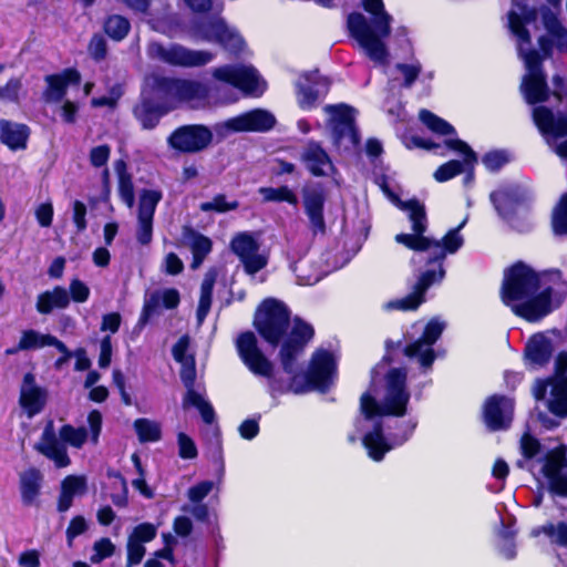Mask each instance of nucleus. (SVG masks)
I'll return each instance as SVG.
<instances>
[{
    "instance_id": "1",
    "label": "nucleus",
    "mask_w": 567,
    "mask_h": 567,
    "mask_svg": "<svg viewBox=\"0 0 567 567\" xmlns=\"http://www.w3.org/2000/svg\"><path fill=\"white\" fill-rule=\"evenodd\" d=\"M401 208L409 214L412 223V234H398L395 241L414 250L416 254L412 257V264L425 261L429 266L417 279L412 293L409 296L391 300L383 305L385 310H415L424 300L425 291L436 282L442 281L445 276L442 261L447 255L455 254L463 245L464 238L461 229L466 223L464 219L457 227L450 229L441 240H435L424 236L426 230L425 209L416 200H409L401 205Z\"/></svg>"
},
{
    "instance_id": "2",
    "label": "nucleus",
    "mask_w": 567,
    "mask_h": 567,
    "mask_svg": "<svg viewBox=\"0 0 567 567\" xmlns=\"http://www.w3.org/2000/svg\"><path fill=\"white\" fill-rule=\"evenodd\" d=\"M520 10L518 13L513 9L508 13V24L512 33L516 38L518 54L525 63L526 75L522 82V92L527 103L534 104L544 102L548 97L545 75L540 69L542 61L551 54L555 49L558 52H567V29L560 23L556 14L550 10L543 11V27L545 33L539 34L538 45L542 53L533 48L527 24L535 22L537 12L535 10L526 11L518 3L515 4Z\"/></svg>"
},
{
    "instance_id": "3",
    "label": "nucleus",
    "mask_w": 567,
    "mask_h": 567,
    "mask_svg": "<svg viewBox=\"0 0 567 567\" xmlns=\"http://www.w3.org/2000/svg\"><path fill=\"white\" fill-rule=\"evenodd\" d=\"M409 401L406 372L396 368L385 371L383 362L377 364L372 370L371 386L361 395L362 417L357 421L359 431H364L370 425L373 426V430L362 437L363 445L372 460L381 461L384 454L393 447L385 441L381 425L373 419L384 415L403 416Z\"/></svg>"
},
{
    "instance_id": "4",
    "label": "nucleus",
    "mask_w": 567,
    "mask_h": 567,
    "mask_svg": "<svg viewBox=\"0 0 567 567\" xmlns=\"http://www.w3.org/2000/svg\"><path fill=\"white\" fill-rule=\"evenodd\" d=\"M254 324L265 341L272 346L280 344L278 358L282 370L290 378L292 391L296 393L306 391V388L298 382L299 359L305 346L313 337L312 327L299 318H296L290 326L287 307L276 299L265 300L260 305Z\"/></svg>"
},
{
    "instance_id": "5",
    "label": "nucleus",
    "mask_w": 567,
    "mask_h": 567,
    "mask_svg": "<svg viewBox=\"0 0 567 567\" xmlns=\"http://www.w3.org/2000/svg\"><path fill=\"white\" fill-rule=\"evenodd\" d=\"M501 295L503 302L527 321L542 319L565 299L561 292L542 288L539 276L524 264H516L505 271Z\"/></svg>"
},
{
    "instance_id": "6",
    "label": "nucleus",
    "mask_w": 567,
    "mask_h": 567,
    "mask_svg": "<svg viewBox=\"0 0 567 567\" xmlns=\"http://www.w3.org/2000/svg\"><path fill=\"white\" fill-rule=\"evenodd\" d=\"M363 8L373 17L371 22L361 13H351L348 18V29L372 61L385 64L388 50L384 39L391 33L392 18L384 11L382 0H363Z\"/></svg>"
},
{
    "instance_id": "7",
    "label": "nucleus",
    "mask_w": 567,
    "mask_h": 567,
    "mask_svg": "<svg viewBox=\"0 0 567 567\" xmlns=\"http://www.w3.org/2000/svg\"><path fill=\"white\" fill-rule=\"evenodd\" d=\"M144 94H154L157 99L185 102L192 107L208 103V87L200 82L150 75L145 80Z\"/></svg>"
},
{
    "instance_id": "8",
    "label": "nucleus",
    "mask_w": 567,
    "mask_h": 567,
    "mask_svg": "<svg viewBox=\"0 0 567 567\" xmlns=\"http://www.w3.org/2000/svg\"><path fill=\"white\" fill-rule=\"evenodd\" d=\"M87 431L84 427L63 425L59 431V437L54 431L53 422H49L34 449L51 460L59 468L66 467L71 461L64 443L80 449L86 442Z\"/></svg>"
},
{
    "instance_id": "9",
    "label": "nucleus",
    "mask_w": 567,
    "mask_h": 567,
    "mask_svg": "<svg viewBox=\"0 0 567 567\" xmlns=\"http://www.w3.org/2000/svg\"><path fill=\"white\" fill-rule=\"evenodd\" d=\"M556 377L548 382L537 381L533 389L536 400L545 399L547 388L549 386V395L546 399L548 410L559 416H567V353H560L555 362Z\"/></svg>"
},
{
    "instance_id": "10",
    "label": "nucleus",
    "mask_w": 567,
    "mask_h": 567,
    "mask_svg": "<svg viewBox=\"0 0 567 567\" xmlns=\"http://www.w3.org/2000/svg\"><path fill=\"white\" fill-rule=\"evenodd\" d=\"M213 78L251 96L261 95L267 87L266 82L251 65H223L213 70Z\"/></svg>"
},
{
    "instance_id": "11",
    "label": "nucleus",
    "mask_w": 567,
    "mask_h": 567,
    "mask_svg": "<svg viewBox=\"0 0 567 567\" xmlns=\"http://www.w3.org/2000/svg\"><path fill=\"white\" fill-rule=\"evenodd\" d=\"M196 39L219 43L230 52H239L244 48L243 38L229 28L221 18L202 19L193 29Z\"/></svg>"
},
{
    "instance_id": "12",
    "label": "nucleus",
    "mask_w": 567,
    "mask_h": 567,
    "mask_svg": "<svg viewBox=\"0 0 567 567\" xmlns=\"http://www.w3.org/2000/svg\"><path fill=\"white\" fill-rule=\"evenodd\" d=\"M445 145L458 153L463 159L461 161H449L447 163L441 165L434 173V178L440 182H446L456 175L465 172V183H471L473 181V169L477 164V155L476 153L462 140L458 138H449L445 141Z\"/></svg>"
},
{
    "instance_id": "13",
    "label": "nucleus",
    "mask_w": 567,
    "mask_h": 567,
    "mask_svg": "<svg viewBox=\"0 0 567 567\" xmlns=\"http://www.w3.org/2000/svg\"><path fill=\"white\" fill-rule=\"evenodd\" d=\"M324 112L329 115V126L332 131L333 143L346 150L359 142L353 126L354 111L344 104L327 105Z\"/></svg>"
},
{
    "instance_id": "14",
    "label": "nucleus",
    "mask_w": 567,
    "mask_h": 567,
    "mask_svg": "<svg viewBox=\"0 0 567 567\" xmlns=\"http://www.w3.org/2000/svg\"><path fill=\"white\" fill-rule=\"evenodd\" d=\"M148 54L152 58L178 66H202L214 59V54L208 51L189 50L177 44L164 47L156 42L148 45Z\"/></svg>"
},
{
    "instance_id": "15",
    "label": "nucleus",
    "mask_w": 567,
    "mask_h": 567,
    "mask_svg": "<svg viewBox=\"0 0 567 567\" xmlns=\"http://www.w3.org/2000/svg\"><path fill=\"white\" fill-rule=\"evenodd\" d=\"M236 348L241 361L251 373L268 379L272 377L274 364L259 349L257 338L251 331L238 336Z\"/></svg>"
},
{
    "instance_id": "16",
    "label": "nucleus",
    "mask_w": 567,
    "mask_h": 567,
    "mask_svg": "<svg viewBox=\"0 0 567 567\" xmlns=\"http://www.w3.org/2000/svg\"><path fill=\"white\" fill-rule=\"evenodd\" d=\"M162 197V192L157 189H143L140 192L136 210V239L142 245H147L152 241L153 218L156 206Z\"/></svg>"
},
{
    "instance_id": "17",
    "label": "nucleus",
    "mask_w": 567,
    "mask_h": 567,
    "mask_svg": "<svg viewBox=\"0 0 567 567\" xmlns=\"http://www.w3.org/2000/svg\"><path fill=\"white\" fill-rule=\"evenodd\" d=\"M230 247L249 275L257 274L268 264V256L260 251L259 244L248 233L236 235L230 243Z\"/></svg>"
},
{
    "instance_id": "18",
    "label": "nucleus",
    "mask_w": 567,
    "mask_h": 567,
    "mask_svg": "<svg viewBox=\"0 0 567 567\" xmlns=\"http://www.w3.org/2000/svg\"><path fill=\"white\" fill-rule=\"evenodd\" d=\"M276 124V117L267 110H252L238 116L226 120L218 124L224 132H265L271 130Z\"/></svg>"
},
{
    "instance_id": "19",
    "label": "nucleus",
    "mask_w": 567,
    "mask_h": 567,
    "mask_svg": "<svg viewBox=\"0 0 567 567\" xmlns=\"http://www.w3.org/2000/svg\"><path fill=\"white\" fill-rule=\"evenodd\" d=\"M444 327L445 324L437 319L429 321L422 337L405 348V355L416 359L421 367L430 368L435 359L432 346L442 334Z\"/></svg>"
},
{
    "instance_id": "20",
    "label": "nucleus",
    "mask_w": 567,
    "mask_h": 567,
    "mask_svg": "<svg viewBox=\"0 0 567 567\" xmlns=\"http://www.w3.org/2000/svg\"><path fill=\"white\" fill-rule=\"evenodd\" d=\"M171 146L182 152H198L212 142V133L202 125H188L176 130L168 138Z\"/></svg>"
},
{
    "instance_id": "21",
    "label": "nucleus",
    "mask_w": 567,
    "mask_h": 567,
    "mask_svg": "<svg viewBox=\"0 0 567 567\" xmlns=\"http://www.w3.org/2000/svg\"><path fill=\"white\" fill-rule=\"evenodd\" d=\"M514 404L509 398L493 395L484 404V421L493 430L508 427L513 419Z\"/></svg>"
},
{
    "instance_id": "22",
    "label": "nucleus",
    "mask_w": 567,
    "mask_h": 567,
    "mask_svg": "<svg viewBox=\"0 0 567 567\" xmlns=\"http://www.w3.org/2000/svg\"><path fill=\"white\" fill-rule=\"evenodd\" d=\"M329 82L318 72L307 73L297 81V100L302 110H311L320 96L327 93Z\"/></svg>"
},
{
    "instance_id": "23",
    "label": "nucleus",
    "mask_w": 567,
    "mask_h": 567,
    "mask_svg": "<svg viewBox=\"0 0 567 567\" xmlns=\"http://www.w3.org/2000/svg\"><path fill=\"white\" fill-rule=\"evenodd\" d=\"M533 118L550 145H555L559 137L567 135V114L555 117L550 110L538 106L533 111Z\"/></svg>"
},
{
    "instance_id": "24",
    "label": "nucleus",
    "mask_w": 567,
    "mask_h": 567,
    "mask_svg": "<svg viewBox=\"0 0 567 567\" xmlns=\"http://www.w3.org/2000/svg\"><path fill=\"white\" fill-rule=\"evenodd\" d=\"M334 372L336 361L333 355L327 351H317L308 370V383L316 389L324 390L332 380Z\"/></svg>"
},
{
    "instance_id": "25",
    "label": "nucleus",
    "mask_w": 567,
    "mask_h": 567,
    "mask_svg": "<svg viewBox=\"0 0 567 567\" xmlns=\"http://www.w3.org/2000/svg\"><path fill=\"white\" fill-rule=\"evenodd\" d=\"M300 159L315 176H330L334 173L330 156L317 142L311 141L303 147Z\"/></svg>"
},
{
    "instance_id": "26",
    "label": "nucleus",
    "mask_w": 567,
    "mask_h": 567,
    "mask_svg": "<svg viewBox=\"0 0 567 567\" xmlns=\"http://www.w3.org/2000/svg\"><path fill=\"white\" fill-rule=\"evenodd\" d=\"M45 402L47 392L35 384L34 377L32 374H25L19 399V403L23 412L31 419L43 410Z\"/></svg>"
},
{
    "instance_id": "27",
    "label": "nucleus",
    "mask_w": 567,
    "mask_h": 567,
    "mask_svg": "<svg viewBox=\"0 0 567 567\" xmlns=\"http://www.w3.org/2000/svg\"><path fill=\"white\" fill-rule=\"evenodd\" d=\"M47 89L43 92V99L48 103L60 102L66 93L69 84H79L81 80L80 73L74 69H66L59 74L45 76Z\"/></svg>"
},
{
    "instance_id": "28",
    "label": "nucleus",
    "mask_w": 567,
    "mask_h": 567,
    "mask_svg": "<svg viewBox=\"0 0 567 567\" xmlns=\"http://www.w3.org/2000/svg\"><path fill=\"white\" fill-rule=\"evenodd\" d=\"M179 303V292L174 288L158 290L151 293L144 302L140 317V323L145 324L151 317L158 313L159 309H173Z\"/></svg>"
},
{
    "instance_id": "29",
    "label": "nucleus",
    "mask_w": 567,
    "mask_h": 567,
    "mask_svg": "<svg viewBox=\"0 0 567 567\" xmlns=\"http://www.w3.org/2000/svg\"><path fill=\"white\" fill-rule=\"evenodd\" d=\"M189 338L183 336L173 347V357L181 363V378L186 388H189L196 379L195 359L194 355L188 353Z\"/></svg>"
},
{
    "instance_id": "30",
    "label": "nucleus",
    "mask_w": 567,
    "mask_h": 567,
    "mask_svg": "<svg viewBox=\"0 0 567 567\" xmlns=\"http://www.w3.org/2000/svg\"><path fill=\"white\" fill-rule=\"evenodd\" d=\"M303 204L312 233H324L326 224L322 213L324 204L323 194L319 190L305 192Z\"/></svg>"
},
{
    "instance_id": "31",
    "label": "nucleus",
    "mask_w": 567,
    "mask_h": 567,
    "mask_svg": "<svg viewBox=\"0 0 567 567\" xmlns=\"http://www.w3.org/2000/svg\"><path fill=\"white\" fill-rule=\"evenodd\" d=\"M29 137V128L21 123L0 120V141L12 151L24 150Z\"/></svg>"
},
{
    "instance_id": "32",
    "label": "nucleus",
    "mask_w": 567,
    "mask_h": 567,
    "mask_svg": "<svg viewBox=\"0 0 567 567\" xmlns=\"http://www.w3.org/2000/svg\"><path fill=\"white\" fill-rule=\"evenodd\" d=\"M183 245L189 247L193 252L190 267L197 269L203 264L206 256L212 251V240L189 228L183 230Z\"/></svg>"
},
{
    "instance_id": "33",
    "label": "nucleus",
    "mask_w": 567,
    "mask_h": 567,
    "mask_svg": "<svg viewBox=\"0 0 567 567\" xmlns=\"http://www.w3.org/2000/svg\"><path fill=\"white\" fill-rule=\"evenodd\" d=\"M553 352L550 340L544 334L533 336L525 349V357L529 365L533 368L542 367L548 362Z\"/></svg>"
},
{
    "instance_id": "34",
    "label": "nucleus",
    "mask_w": 567,
    "mask_h": 567,
    "mask_svg": "<svg viewBox=\"0 0 567 567\" xmlns=\"http://www.w3.org/2000/svg\"><path fill=\"white\" fill-rule=\"evenodd\" d=\"M86 492V478L84 476L69 475L61 483V493L58 503L60 512L68 511L75 496H81Z\"/></svg>"
},
{
    "instance_id": "35",
    "label": "nucleus",
    "mask_w": 567,
    "mask_h": 567,
    "mask_svg": "<svg viewBox=\"0 0 567 567\" xmlns=\"http://www.w3.org/2000/svg\"><path fill=\"white\" fill-rule=\"evenodd\" d=\"M45 346L55 347L60 352L68 353V349L60 340L50 334H42L35 330H24L19 340V349L34 350Z\"/></svg>"
},
{
    "instance_id": "36",
    "label": "nucleus",
    "mask_w": 567,
    "mask_h": 567,
    "mask_svg": "<svg viewBox=\"0 0 567 567\" xmlns=\"http://www.w3.org/2000/svg\"><path fill=\"white\" fill-rule=\"evenodd\" d=\"M70 305V296L63 287H54L38 296L37 310L40 313H50L53 309H64Z\"/></svg>"
},
{
    "instance_id": "37",
    "label": "nucleus",
    "mask_w": 567,
    "mask_h": 567,
    "mask_svg": "<svg viewBox=\"0 0 567 567\" xmlns=\"http://www.w3.org/2000/svg\"><path fill=\"white\" fill-rule=\"evenodd\" d=\"M42 474L37 468H29L20 475V489L25 504H32L39 495Z\"/></svg>"
},
{
    "instance_id": "38",
    "label": "nucleus",
    "mask_w": 567,
    "mask_h": 567,
    "mask_svg": "<svg viewBox=\"0 0 567 567\" xmlns=\"http://www.w3.org/2000/svg\"><path fill=\"white\" fill-rule=\"evenodd\" d=\"M133 427L141 443L157 442L162 437V425L155 420L146 417L136 419Z\"/></svg>"
},
{
    "instance_id": "39",
    "label": "nucleus",
    "mask_w": 567,
    "mask_h": 567,
    "mask_svg": "<svg viewBox=\"0 0 567 567\" xmlns=\"http://www.w3.org/2000/svg\"><path fill=\"white\" fill-rule=\"evenodd\" d=\"M115 169L118 175L120 196L127 207L132 208L134 205V187L132 177L126 173L125 163L123 161L116 162Z\"/></svg>"
},
{
    "instance_id": "40",
    "label": "nucleus",
    "mask_w": 567,
    "mask_h": 567,
    "mask_svg": "<svg viewBox=\"0 0 567 567\" xmlns=\"http://www.w3.org/2000/svg\"><path fill=\"white\" fill-rule=\"evenodd\" d=\"M130 29V21L120 14L109 16L104 21V31L114 41L123 40L128 34Z\"/></svg>"
},
{
    "instance_id": "41",
    "label": "nucleus",
    "mask_w": 567,
    "mask_h": 567,
    "mask_svg": "<svg viewBox=\"0 0 567 567\" xmlns=\"http://www.w3.org/2000/svg\"><path fill=\"white\" fill-rule=\"evenodd\" d=\"M564 465L565 455L561 451L555 450L546 455L542 472L548 480L549 485H551L553 481L558 480V477L561 475V468Z\"/></svg>"
},
{
    "instance_id": "42",
    "label": "nucleus",
    "mask_w": 567,
    "mask_h": 567,
    "mask_svg": "<svg viewBox=\"0 0 567 567\" xmlns=\"http://www.w3.org/2000/svg\"><path fill=\"white\" fill-rule=\"evenodd\" d=\"M419 116L429 130L439 135H452L455 133L451 124L427 110H422Z\"/></svg>"
},
{
    "instance_id": "43",
    "label": "nucleus",
    "mask_w": 567,
    "mask_h": 567,
    "mask_svg": "<svg viewBox=\"0 0 567 567\" xmlns=\"http://www.w3.org/2000/svg\"><path fill=\"white\" fill-rule=\"evenodd\" d=\"M259 193L262 195L265 202H287L291 205L298 204L297 195L288 186L277 188L261 187Z\"/></svg>"
},
{
    "instance_id": "44",
    "label": "nucleus",
    "mask_w": 567,
    "mask_h": 567,
    "mask_svg": "<svg viewBox=\"0 0 567 567\" xmlns=\"http://www.w3.org/2000/svg\"><path fill=\"white\" fill-rule=\"evenodd\" d=\"M553 229L558 235L567 234V194L563 195L553 213Z\"/></svg>"
},
{
    "instance_id": "45",
    "label": "nucleus",
    "mask_w": 567,
    "mask_h": 567,
    "mask_svg": "<svg viewBox=\"0 0 567 567\" xmlns=\"http://www.w3.org/2000/svg\"><path fill=\"white\" fill-rule=\"evenodd\" d=\"M491 199L498 213L507 218L514 212L515 202L512 195L506 190H496L492 193Z\"/></svg>"
},
{
    "instance_id": "46",
    "label": "nucleus",
    "mask_w": 567,
    "mask_h": 567,
    "mask_svg": "<svg viewBox=\"0 0 567 567\" xmlns=\"http://www.w3.org/2000/svg\"><path fill=\"white\" fill-rule=\"evenodd\" d=\"M135 116L140 120L143 127L152 128L156 125L159 118V113L153 109L148 103L142 102L134 110Z\"/></svg>"
},
{
    "instance_id": "47",
    "label": "nucleus",
    "mask_w": 567,
    "mask_h": 567,
    "mask_svg": "<svg viewBox=\"0 0 567 567\" xmlns=\"http://www.w3.org/2000/svg\"><path fill=\"white\" fill-rule=\"evenodd\" d=\"M543 533L547 535L551 543L567 547V524L564 522L550 523L543 526Z\"/></svg>"
},
{
    "instance_id": "48",
    "label": "nucleus",
    "mask_w": 567,
    "mask_h": 567,
    "mask_svg": "<svg viewBox=\"0 0 567 567\" xmlns=\"http://www.w3.org/2000/svg\"><path fill=\"white\" fill-rule=\"evenodd\" d=\"M115 551V545L110 538H101L93 544V555L90 560L93 564H100L105 558L111 557Z\"/></svg>"
},
{
    "instance_id": "49",
    "label": "nucleus",
    "mask_w": 567,
    "mask_h": 567,
    "mask_svg": "<svg viewBox=\"0 0 567 567\" xmlns=\"http://www.w3.org/2000/svg\"><path fill=\"white\" fill-rule=\"evenodd\" d=\"M237 207H238V203L236 200L227 202V199L224 195H217L212 200L202 203L199 205V208L203 212L214 210L217 213H226L229 210H234Z\"/></svg>"
},
{
    "instance_id": "50",
    "label": "nucleus",
    "mask_w": 567,
    "mask_h": 567,
    "mask_svg": "<svg viewBox=\"0 0 567 567\" xmlns=\"http://www.w3.org/2000/svg\"><path fill=\"white\" fill-rule=\"evenodd\" d=\"M214 482L203 481L187 489L189 503H203V499L213 491Z\"/></svg>"
},
{
    "instance_id": "51",
    "label": "nucleus",
    "mask_w": 567,
    "mask_h": 567,
    "mask_svg": "<svg viewBox=\"0 0 567 567\" xmlns=\"http://www.w3.org/2000/svg\"><path fill=\"white\" fill-rule=\"evenodd\" d=\"M177 444H178V455L182 458L192 460L197 456V449L194 441L181 432L177 435Z\"/></svg>"
},
{
    "instance_id": "52",
    "label": "nucleus",
    "mask_w": 567,
    "mask_h": 567,
    "mask_svg": "<svg viewBox=\"0 0 567 567\" xmlns=\"http://www.w3.org/2000/svg\"><path fill=\"white\" fill-rule=\"evenodd\" d=\"M145 547L142 543L135 540L134 538L128 537L127 540V567H132L134 565H138L144 555Z\"/></svg>"
},
{
    "instance_id": "53",
    "label": "nucleus",
    "mask_w": 567,
    "mask_h": 567,
    "mask_svg": "<svg viewBox=\"0 0 567 567\" xmlns=\"http://www.w3.org/2000/svg\"><path fill=\"white\" fill-rule=\"evenodd\" d=\"M297 281L300 286H312L317 284L322 275L319 271H311L306 264H300L296 267Z\"/></svg>"
},
{
    "instance_id": "54",
    "label": "nucleus",
    "mask_w": 567,
    "mask_h": 567,
    "mask_svg": "<svg viewBox=\"0 0 567 567\" xmlns=\"http://www.w3.org/2000/svg\"><path fill=\"white\" fill-rule=\"evenodd\" d=\"M22 82L18 78L10 79L4 85L0 86V100L18 101Z\"/></svg>"
},
{
    "instance_id": "55",
    "label": "nucleus",
    "mask_w": 567,
    "mask_h": 567,
    "mask_svg": "<svg viewBox=\"0 0 567 567\" xmlns=\"http://www.w3.org/2000/svg\"><path fill=\"white\" fill-rule=\"evenodd\" d=\"M157 533L156 526L150 523H143L137 525L132 534L130 535L131 538H134L135 540L140 543H147L151 542L153 538H155Z\"/></svg>"
},
{
    "instance_id": "56",
    "label": "nucleus",
    "mask_w": 567,
    "mask_h": 567,
    "mask_svg": "<svg viewBox=\"0 0 567 567\" xmlns=\"http://www.w3.org/2000/svg\"><path fill=\"white\" fill-rule=\"evenodd\" d=\"M70 300L85 302L90 297V288L81 280L73 279L70 284Z\"/></svg>"
},
{
    "instance_id": "57",
    "label": "nucleus",
    "mask_w": 567,
    "mask_h": 567,
    "mask_svg": "<svg viewBox=\"0 0 567 567\" xmlns=\"http://www.w3.org/2000/svg\"><path fill=\"white\" fill-rule=\"evenodd\" d=\"M184 513L190 514L198 522H208L209 508L205 503H189L182 507Z\"/></svg>"
},
{
    "instance_id": "58",
    "label": "nucleus",
    "mask_w": 567,
    "mask_h": 567,
    "mask_svg": "<svg viewBox=\"0 0 567 567\" xmlns=\"http://www.w3.org/2000/svg\"><path fill=\"white\" fill-rule=\"evenodd\" d=\"M111 148L107 145H99L90 152V163L94 167L105 166L109 162Z\"/></svg>"
},
{
    "instance_id": "59",
    "label": "nucleus",
    "mask_w": 567,
    "mask_h": 567,
    "mask_svg": "<svg viewBox=\"0 0 567 567\" xmlns=\"http://www.w3.org/2000/svg\"><path fill=\"white\" fill-rule=\"evenodd\" d=\"M507 162V155L501 151L491 152L483 157V163L489 171H497Z\"/></svg>"
},
{
    "instance_id": "60",
    "label": "nucleus",
    "mask_w": 567,
    "mask_h": 567,
    "mask_svg": "<svg viewBox=\"0 0 567 567\" xmlns=\"http://www.w3.org/2000/svg\"><path fill=\"white\" fill-rule=\"evenodd\" d=\"M163 267L166 274L175 276L183 271L184 264L176 254L169 252L164 258Z\"/></svg>"
},
{
    "instance_id": "61",
    "label": "nucleus",
    "mask_w": 567,
    "mask_h": 567,
    "mask_svg": "<svg viewBox=\"0 0 567 567\" xmlns=\"http://www.w3.org/2000/svg\"><path fill=\"white\" fill-rule=\"evenodd\" d=\"M539 442L533 437L530 434L528 433H525L523 436H522V440H520V450H522V453L525 457H533L537 454V452L539 451Z\"/></svg>"
},
{
    "instance_id": "62",
    "label": "nucleus",
    "mask_w": 567,
    "mask_h": 567,
    "mask_svg": "<svg viewBox=\"0 0 567 567\" xmlns=\"http://www.w3.org/2000/svg\"><path fill=\"white\" fill-rule=\"evenodd\" d=\"M35 217L42 227H49L52 224L53 206L51 203H43L35 209Z\"/></svg>"
},
{
    "instance_id": "63",
    "label": "nucleus",
    "mask_w": 567,
    "mask_h": 567,
    "mask_svg": "<svg viewBox=\"0 0 567 567\" xmlns=\"http://www.w3.org/2000/svg\"><path fill=\"white\" fill-rule=\"evenodd\" d=\"M173 529L178 536L187 537L193 532V522L185 515L177 516L173 522Z\"/></svg>"
},
{
    "instance_id": "64",
    "label": "nucleus",
    "mask_w": 567,
    "mask_h": 567,
    "mask_svg": "<svg viewBox=\"0 0 567 567\" xmlns=\"http://www.w3.org/2000/svg\"><path fill=\"white\" fill-rule=\"evenodd\" d=\"M87 528L86 520L82 516L74 517L66 529V537L69 543L78 537L79 535L83 534Z\"/></svg>"
}]
</instances>
